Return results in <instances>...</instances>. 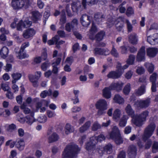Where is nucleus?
Returning a JSON list of instances; mask_svg holds the SVG:
<instances>
[{"label": "nucleus", "mask_w": 158, "mask_h": 158, "mask_svg": "<svg viewBox=\"0 0 158 158\" xmlns=\"http://www.w3.org/2000/svg\"><path fill=\"white\" fill-rule=\"evenodd\" d=\"M112 90L110 88V86L109 87H106L103 90V97L109 99L111 97L110 91Z\"/></svg>", "instance_id": "aec40b11"}, {"label": "nucleus", "mask_w": 158, "mask_h": 158, "mask_svg": "<svg viewBox=\"0 0 158 158\" xmlns=\"http://www.w3.org/2000/svg\"><path fill=\"white\" fill-rule=\"evenodd\" d=\"M77 20L74 19L71 23H67L65 25V30L68 32H70L71 30L74 31L77 28Z\"/></svg>", "instance_id": "6e6552de"}, {"label": "nucleus", "mask_w": 158, "mask_h": 158, "mask_svg": "<svg viewBox=\"0 0 158 158\" xmlns=\"http://www.w3.org/2000/svg\"><path fill=\"white\" fill-rule=\"evenodd\" d=\"M128 38L130 43L132 44H136L137 43V37L135 33H133L129 35Z\"/></svg>", "instance_id": "4be33fe9"}, {"label": "nucleus", "mask_w": 158, "mask_h": 158, "mask_svg": "<svg viewBox=\"0 0 158 158\" xmlns=\"http://www.w3.org/2000/svg\"><path fill=\"white\" fill-rule=\"evenodd\" d=\"M127 117L125 115H123V117L121 118L119 121V126L122 127H124L127 123Z\"/></svg>", "instance_id": "c9c22d12"}, {"label": "nucleus", "mask_w": 158, "mask_h": 158, "mask_svg": "<svg viewBox=\"0 0 158 158\" xmlns=\"http://www.w3.org/2000/svg\"><path fill=\"white\" fill-rule=\"evenodd\" d=\"M111 139L114 140L115 143L117 144H120L123 142V140L119 133L118 128L116 126H114L110 134Z\"/></svg>", "instance_id": "7ed1b4c3"}, {"label": "nucleus", "mask_w": 158, "mask_h": 158, "mask_svg": "<svg viewBox=\"0 0 158 158\" xmlns=\"http://www.w3.org/2000/svg\"><path fill=\"white\" fill-rule=\"evenodd\" d=\"M74 130L73 127L69 123H67L64 127V131L65 133L68 135L71 133L73 132Z\"/></svg>", "instance_id": "c85d7f7f"}, {"label": "nucleus", "mask_w": 158, "mask_h": 158, "mask_svg": "<svg viewBox=\"0 0 158 158\" xmlns=\"http://www.w3.org/2000/svg\"><path fill=\"white\" fill-rule=\"evenodd\" d=\"M156 127L155 124L152 123L148 125L145 129L143 136V140L145 141L152 135L155 130Z\"/></svg>", "instance_id": "39448f33"}, {"label": "nucleus", "mask_w": 158, "mask_h": 158, "mask_svg": "<svg viewBox=\"0 0 158 158\" xmlns=\"http://www.w3.org/2000/svg\"><path fill=\"white\" fill-rule=\"evenodd\" d=\"M151 102V99L149 98L144 100H138L135 102L134 105L138 108L146 109L149 106Z\"/></svg>", "instance_id": "423d86ee"}, {"label": "nucleus", "mask_w": 158, "mask_h": 158, "mask_svg": "<svg viewBox=\"0 0 158 158\" xmlns=\"http://www.w3.org/2000/svg\"><path fill=\"white\" fill-rule=\"evenodd\" d=\"M145 55V47L142 46L140 49L137 54V60L138 61H141L143 60Z\"/></svg>", "instance_id": "f8f14e48"}, {"label": "nucleus", "mask_w": 158, "mask_h": 158, "mask_svg": "<svg viewBox=\"0 0 158 158\" xmlns=\"http://www.w3.org/2000/svg\"><path fill=\"white\" fill-rule=\"evenodd\" d=\"M126 14L128 17L130 16L131 15L134 14V11L133 9L131 7H128L127 9Z\"/></svg>", "instance_id": "8fccbe9b"}, {"label": "nucleus", "mask_w": 158, "mask_h": 158, "mask_svg": "<svg viewBox=\"0 0 158 158\" xmlns=\"http://www.w3.org/2000/svg\"><path fill=\"white\" fill-rule=\"evenodd\" d=\"M114 21L112 18H109L107 22V26L108 28L111 27L114 24Z\"/></svg>", "instance_id": "5fc2aeb1"}, {"label": "nucleus", "mask_w": 158, "mask_h": 158, "mask_svg": "<svg viewBox=\"0 0 158 158\" xmlns=\"http://www.w3.org/2000/svg\"><path fill=\"white\" fill-rule=\"evenodd\" d=\"M131 85L130 83H128L124 87L123 89V92L125 95H128L131 90Z\"/></svg>", "instance_id": "a18cd8bd"}, {"label": "nucleus", "mask_w": 158, "mask_h": 158, "mask_svg": "<svg viewBox=\"0 0 158 158\" xmlns=\"http://www.w3.org/2000/svg\"><path fill=\"white\" fill-rule=\"evenodd\" d=\"M135 59V56L134 55L131 54L129 56V58L127 61V64L128 65L132 64L134 63Z\"/></svg>", "instance_id": "58836bf2"}, {"label": "nucleus", "mask_w": 158, "mask_h": 158, "mask_svg": "<svg viewBox=\"0 0 158 158\" xmlns=\"http://www.w3.org/2000/svg\"><path fill=\"white\" fill-rule=\"evenodd\" d=\"M105 35V32L104 31H100L95 35V38L96 40L98 42L101 41L103 39Z\"/></svg>", "instance_id": "2f4dec72"}, {"label": "nucleus", "mask_w": 158, "mask_h": 158, "mask_svg": "<svg viewBox=\"0 0 158 158\" xmlns=\"http://www.w3.org/2000/svg\"><path fill=\"white\" fill-rule=\"evenodd\" d=\"M95 106L96 108L98 110V114L101 115L103 114V111L107 108V102L104 99H101L97 102Z\"/></svg>", "instance_id": "0eeeda50"}, {"label": "nucleus", "mask_w": 158, "mask_h": 158, "mask_svg": "<svg viewBox=\"0 0 158 158\" xmlns=\"http://www.w3.org/2000/svg\"><path fill=\"white\" fill-rule=\"evenodd\" d=\"M146 67L148 69V71L150 73H152L154 70V66L152 63H147L146 64Z\"/></svg>", "instance_id": "49530a36"}, {"label": "nucleus", "mask_w": 158, "mask_h": 158, "mask_svg": "<svg viewBox=\"0 0 158 158\" xmlns=\"http://www.w3.org/2000/svg\"><path fill=\"white\" fill-rule=\"evenodd\" d=\"M94 138L91 137L89 141L86 144L85 148L89 151H93L96 149V140L93 139Z\"/></svg>", "instance_id": "9d476101"}, {"label": "nucleus", "mask_w": 158, "mask_h": 158, "mask_svg": "<svg viewBox=\"0 0 158 158\" xmlns=\"http://www.w3.org/2000/svg\"><path fill=\"white\" fill-rule=\"evenodd\" d=\"M30 5L29 1L28 0H12V6L15 9H19L24 7L26 8Z\"/></svg>", "instance_id": "20e7f679"}, {"label": "nucleus", "mask_w": 158, "mask_h": 158, "mask_svg": "<svg viewBox=\"0 0 158 158\" xmlns=\"http://www.w3.org/2000/svg\"><path fill=\"white\" fill-rule=\"evenodd\" d=\"M80 150L77 145L73 143H70L66 147L63 152V158H75Z\"/></svg>", "instance_id": "f03ea898"}, {"label": "nucleus", "mask_w": 158, "mask_h": 158, "mask_svg": "<svg viewBox=\"0 0 158 158\" xmlns=\"http://www.w3.org/2000/svg\"><path fill=\"white\" fill-rule=\"evenodd\" d=\"M42 60H45L47 59L48 54L47 49L46 48H43L41 51V56H40Z\"/></svg>", "instance_id": "4c0bfd02"}, {"label": "nucleus", "mask_w": 158, "mask_h": 158, "mask_svg": "<svg viewBox=\"0 0 158 158\" xmlns=\"http://www.w3.org/2000/svg\"><path fill=\"white\" fill-rule=\"evenodd\" d=\"M126 23L127 25V28L128 32H131L133 30V27L131 23L128 20H126Z\"/></svg>", "instance_id": "09e8293b"}, {"label": "nucleus", "mask_w": 158, "mask_h": 158, "mask_svg": "<svg viewBox=\"0 0 158 158\" xmlns=\"http://www.w3.org/2000/svg\"><path fill=\"white\" fill-rule=\"evenodd\" d=\"M128 67L127 64H125L123 67L121 66V64L120 63H118L117 65L116 72L119 74V76L120 77L122 73H123L124 70L127 68Z\"/></svg>", "instance_id": "6ab92c4d"}, {"label": "nucleus", "mask_w": 158, "mask_h": 158, "mask_svg": "<svg viewBox=\"0 0 158 158\" xmlns=\"http://www.w3.org/2000/svg\"><path fill=\"white\" fill-rule=\"evenodd\" d=\"M123 85V83L122 82L113 83L110 85V88L112 90L119 91L122 89Z\"/></svg>", "instance_id": "2eb2a0df"}, {"label": "nucleus", "mask_w": 158, "mask_h": 158, "mask_svg": "<svg viewBox=\"0 0 158 158\" xmlns=\"http://www.w3.org/2000/svg\"><path fill=\"white\" fill-rule=\"evenodd\" d=\"M22 76V74L18 73H15L12 74L11 77L13 78L12 83L15 84L18 80L20 79Z\"/></svg>", "instance_id": "bb28decb"}, {"label": "nucleus", "mask_w": 158, "mask_h": 158, "mask_svg": "<svg viewBox=\"0 0 158 158\" xmlns=\"http://www.w3.org/2000/svg\"><path fill=\"white\" fill-rule=\"evenodd\" d=\"M50 66V63L48 61H47L41 64V68L44 71H45Z\"/></svg>", "instance_id": "c03bdc74"}, {"label": "nucleus", "mask_w": 158, "mask_h": 158, "mask_svg": "<svg viewBox=\"0 0 158 158\" xmlns=\"http://www.w3.org/2000/svg\"><path fill=\"white\" fill-rule=\"evenodd\" d=\"M59 139V135L56 132H53L48 137V142L50 143L56 141Z\"/></svg>", "instance_id": "412c9836"}, {"label": "nucleus", "mask_w": 158, "mask_h": 158, "mask_svg": "<svg viewBox=\"0 0 158 158\" xmlns=\"http://www.w3.org/2000/svg\"><path fill=\"white\" fill-rule=\"evenodd\" d=\"M16 126L14 124H11L10 125H9L8 127L7 128V130L8 131L12 132L13 131L15 130L16 129Z\"/></svg>", "instance_id": "4d7b16f0"}, {"label": "nucleus", "mask_w": 158, "mask_h": 158, "mask_svg": "<svg viewBox=\"0 0 158 158\" xmlns=\"http://www.w3.org/2000/svg\"><path fill=\"white\" fill-rule=\"evenodd\" d=\"M117 158H126V154L124 151H122L118 153Z\"/></svg>", "instance_id": "774afa93"}, {"label": "nucleus", "mask_w": 158, "mask_h": 158, "mask_svg": "<svg viewBox=\"0 0 158 158\" xmlns=\"http://www.w3.org/2000/svg\"><path fill=\"white\" fill-rule=\"evenodd\" d=\"M158 52L157 48H149L147 49V53L148 56L150 57H154Z\"/></svg>", "instance_id": "5701e85b"}, {"label": "nucleus", "mask_w": 158, "mask_h": 158, "mask_svg": "<svg viewBox=\"0 0 158 158\" xmlns=\"http://www.w3.org/2000/svg\"><path fill=\"white\" fill-rule=\"evenodd\" d=\"M90 17L86 15H83L81 18V22L85 27H87L90 24Z\"/></svg>", "instance_id": "4468645a"}, {"label": "nucleus", "mask_w": 158, "mask_h": 158, "mask_svg": "<svg viewBox=\"0 0 158 158\" xmlns=\"http://www.w3.org/2000/svg\"><path fill=\"white\" fill-rule=\"evenodd\" d=\"M52 65L53 67V69L52 71L54 74H57L58 72V68L57 65H55V63H52Z\"/></svg>", "instance_id": "0e129e2a"}, {"label": "nucleus", "mask_w": 158, "mask_h": 158, "mask_svg": "<svg viewBox=\"0 0 158 158\" xmlns=\"http://www.w3.org/2000/svg\"><path fill=\"white\" fill-rule=\"evenodd\" d=\"M26 105L25 103H23V104L21 106V108L23 110L24 113L25 114H30L31 112L30 110L28 108L26 107Z\"/></svg>", "instance_id": "a19ab883"}, {"label": "nucleus", "mask_w": 158, "mask_h": 158, "mask_svg": "<svg viewBox=\"0 0 158 158\" xmlns=\"http://www.w3.org/2000/svg\"><path fill=\"white\" fill-rule=\"evenodd\" d=\"M152 144V141L151 139H148L146 142L145 148V149H148L150 148Z\"/></svg>", "instance_id": "338daca9"}, {"label": "nucleus", "mask_w": 158, "mask_h": 158, "mask_svg": "<svg viewBox=\"0 0 158 158\" xmlns=\"http://www.w3.org/2000/svg\"><path fill=\"white\" fill-rule=\"evenodd\" d=\"M47 114L48 117L49 118H51L54 117L56 114L54 111H52L50 110L47 111Z\"/></svg>", "instance_id": "e2e57ef3"}, {"label": "nucleus", "mask_w": 158, "mask_h": 158, "mask_svg": "<svg viewBox=\"0 0 158 158\" xmlns=\"http://www.w3.org/2000/svg\"><path fill=\"white\" fill-rule=\"evenodd\" d=\"M97 31V28L95 24L93 23L91 29L90 30V32L92 34H94Z\"/></svg>", "instance_id": "13d9d810"}, {"label": "nucleus", "mask_w": 158, "mask_h": 158, "mask_svg": "<svg viewBox=\"0 0 158 158\" xmlns=\"http://www.w3.org/2000/svg\"><path fill=\"white\" fill-rule=\"evenodd\" d=\"M94 52L95 55L107 56L109 54L110 52L107 48H96L94 49Z\"/></svg>", "instance_id": "9b49d317"}, {"label": "nucleus", "mask_w": 158, "mask_h": 158, "mask_svg": "<svg viewBox=\"0 0 158 158\" xmlns=\"http://www.w3.org/2000/svg\"><path fill=\"white\" fill-rule=\"evenodd\" d=\"M114 100L116 103L119 104L123 103L124 102L123 98L119 94L115 95L114 98Z\"/></svg>", "instance_id": "f704fd0d"}, {"label": "nucleus", "mask_w": 158, "mask_h": 158, "mask_svg": "<svg viewBox=\"0 0 158 158\" xmlns=\"http://www.w3.org/2000/svg\"><path fill=\"white\" fill-rule=\"evenodd\" d=\"M52 91L50 89H49L48 91L44 90L42 91L40 94V96L42 98H45L47 96H50L52 95Z\"/></svg>", "instance_id": "e433bc0d"}, {"label": "nucleus", "mask_w": 158, "mask_h": 158, "mask_svg": "<svg viewBox=\"0 0 158 158\" xmlns=\"http://www.w3.org/2000/svg\"><path fill=\"white\" fill-rule=\"evenodd\" d=\"M19 48H16L15 49V52L16 54L17 55V56L19 58V59H23L28 58L29 56V55L25 52H21L20 50L18 52Z\"/></svg>", "instance_id": "a211bd4d"}, {"label": "nucleus", "mask_w": 158, "mask_h": 158, "mask_svg": "<svg viewBox=\"0 0 158 158\" xmlns=\"http://www.w3.org/2000/svg\"><path fill=\"white\" fill-rule=\"evenodd\" d=\"M34 113L31 112L30 114L26 116V123L29 125H31L32 123L36 121V120L34 118Z\"/></svg>", "instance_id": "f3484780"}, {"label": "nucleus", "mask_w": 158, "mask_h": 158, "mask_svg": "<svg viewBox=\"0 0 158 158\" xmlns=\"http://www.w3.org/2000/svg\"><path fill=\"white\" fill-rule=\"evenodd\" d=\"M152 152L153 153L158 152V142L154 141L152 147Z\"/></svg>", "instance_id": "37998d69"}, {"label": "nucleus", "mask_w": 158, "mask_h": 158, "mask_svg": "<svg viewBox=\"0 0 158 158\" xmlns=\"http://www.w3.org/2000/svg\"><path fill=\"white\" fill-rule=\"evenodd\" d=\"M145 87L144 85H142L137 89L135 90V95L138 96H139L143 94L145 92Z\"/></svg>", "instance_id": "cd10ccee"}, {"label": "nucleus", "mask_w": 158, "mask_h": 158, "mask_svg": "<svg viewBox=\"0 0 158 158\" xmlns=\"http://www.w3.org/2000/svg\"><path fill=\"white\" fill-rule=\"evenodd\" d=\"M157 74L153 73L150 77V81L152 83H156L157 77Z\"/></svg>", "instance_id": "603ef678"}, {"label": "nucleus", "mask_w": 158, "mask_h": 158, "mask_svg": "<svg viewBox=\"0 0 158 158\" xmlns=\"http://www.w3.org/2000/svg\"><path fill=\"white\" fill-rule=\"evenodd\" d=\"M113 146L110 143H108L103 148V150L107 154H110L113 152Z\"/></svg>", "instance_id": "473e14b6"}, {"label": "nucleus", "mask_w": 158, "mask_h": 158, "mask_svg": "<svg viewBox=\"0 0 158 158\" xmlns=\"http://www.w3.org/2000/svg\"><path fill=\"white\" fill-rule=\"evenodd\" d=\"M137 151V148L135 146L133 145L129 146L127 152L128 158H135Z\"/></svg>", "instance_id": "1a4fd4ad"}, {"label": "nucleus", "mask_w": 158, "mask_h": 158, "mask_svg": "<svg viewBox=\"0 0 158 158\" xmlns=\"http://www.w3.org/2000/svg\"><path fill=\"white\" fill-rule=\"evenodd\" d=\"M22 27H23V21L22 20H20L19 22L17 24L16 28L18 31H22Z\"/></svg>", "instance_id": "864d4df0"}, {"label": "nucleus", "mask_w": 158, "mask_h": 158, "mask_svg": "<svg viewBox=\"0 0 158 158\" xmlns=\"http://www.w3.org/2000/svg\"><path fill=\"white\" fill-rule=\"evenodd\" d=\"M115 26L117 31H120L123 27V23H118L116 24Z\"/></svg>", "instance_id": "052dcab7"}, {"label": "nucleus", "mask_w": 158, "mask_h": 158, "mask_svg": "<svg viewBox=\"0 0 158 158\" xmlns=\"http://www.w3.org/2000/svg\"><path fill=\"white\" fill-rule=\"evenodd\" d=\"M59 36L57 35H56L52 39L49 40L48 42V43L50 45H53L54 44H56V42L57 40H59Z\"/></svg>", "instance_id": "ea45409f"}, {"label": "nucleus", "mask_w": 158, "mask_h": 158, "mask_svg": "<svg viewBox=\"0 0 158 158\" xmlns=\"http://www.w3.org/2000/svg\"><path fill=\"white\" fill-rule=\"evenodd\" d=\"M73 93L75 95V98H76V99H75V100H77V101L75 102H73V103L74 104H76L77 103H78L79 102V98H78V94L79 93V91L78 90H73Z\"/></svg>", "instance_id": "bf43d9fd"}, {"label": "nucleus", "mask_w": 158, "mask_h": 158, "mask_svg": "<svg viewBox=\"0 0 158 158\" xmlns=\"http://www.w3.org/2000/svg\"><path fill=\"white\" fill-rule=\"evenodd\" d=\"M95 20L98 24L101 23L105 19V16L99 13H98L95 15L94 17Z\"/></svg>", "instance_id": "b1692460"}, {"label": "nucleus", "mask_w": 158, "mask_h": 158, "mask_svg": "<svg viewBox=\"0 0 158 158\" xmlns=\"http://www.w3.org/2000/svg\"><path fill=\"white\" fill-rule=\"evenodd\" d=\"M29 45V43L28 42L23 43L21 45L20 49L21 52H24V49Z\"/></svg>", "instance_id": "6e6d98bb"}, {"label": "nucleus", "mask_w": 158, "mask_h": 158, "mask_svg": "<svg viewBox=\"0 0 158 158\" xmlns=\"http://www.w3.org/2000/svg\"><path fill=\"white\" fill-rule=\"evenodd\" d=\"M15 142V146L20 150L23 149L25 143L23 139L19 138L16 139Z\"/></svg>", "instance_id": "dca6fc26"}, {"label": "nucleus", "mask_w": 158, "mask_h": 158, "mask_svg": "<svg viewBox=\"0 0 158 158\" xmlns=\"http://www.w3.org/2000/svg\"><path fill=\"white\" fill-rule=\"evenodd\" d=\"M111 54L115 57H119V54L117 50L114 48L113 46L112 49L110 52Z\"/></svg>", "instance_id": "3c124183"}, {"label": "nucleus", "mask_w": 158, "mask_h": 158, "mask_svg": "<svg viewBox=\"0 0 158 158\" xmlns=\"http://www.w3.org/2000/svg\"><path fill=\"white\" fill-rule=\"evenodd\" d=\"M107 77L108 78L112 79H117L120 77L116 71H112L110 72L107 75Z\"/></svg>", "instance_id": "72a5a7b5"}, {"label": "nucleus", "mask_w": 158, "mask_h": 158, "mask_svg": "<svg viewBox=\"0 0 158 158\" xmlns=\"http://www.w3.org/2000/svg\"><path fill=\"white\" fill-rule=\"evenodd\" d=\"M92 138H94L93 139L96 140V143L97 144L98 142H101V141L105 139V136L103 134H100L98 136L92 137Z\"/></svg>", "instance_id": "79ce46f5"}, {"label": "nucleus", "mask_w": 158, "mask_h": 158, "mask_svg": "<svg viewBox=\"0 0 158 158\" xmlns=\"http://www.w3.org/2000/svg\"><path fill=\"white\" fill-rule=\"evenodd\" d=\"M8 52L9 50L7 47H2L0 50V56L3 59L6 58L7 56Z\"/></svg>", "instance_id": "393cba45"}, {"label": "nucleus", "mask_w": 158, "mask_h": 158, "mask_svg": "<svg viewBox=\"0 0 158 158\" xmlns=\"http://www.w3.org/2000/svg\"><path fill=\"white\" fill-rule=\"evenodd\" d=\"M35 34V31L32 28H29L24 31L23 34V37L26 39L32 37Z\"/></svg>", "instance_id": "ddd939ff"}, {"label": "nucleus", "mask_w": 158, "mask_h": 158, "mask_svg": "<svg viewBox=\"0 0 158 158\" xmlns=\"http://www.w3.org/2000/svg\"><path fill=\"white\" fill-rule=\"evenodd\" d=\"M90 125V121H88L86 122L83 126L79 128V131L82 133L84 132L89 129Z\"/></svg>", "instance_id": "c756f323"}, {"label": "nucleus", "mask_w": 158, "mask_h": 158, "mask_svg": "<svg viewBox=\"0 0 158 158\" xmlns=\"http://www.w3.org/2000/svg\"><path fill=\"white\" fill-rule=\"evenodd\" d=\"M32 19L35 23L40 20L42 17L41 15L37 11H33L32 12Z\"/></svg>", "instance_id": "a878e982"}, {"label": "nucleus", "mask_w": 158, "mask_h": 158, "mask_svg": "<svg viewBox=\"0 0 158 158\" xmlns=\"http://www.w3.org/2000/svg\"><path fill=\"white\" fill-rule=\"evenodd\" d=\"M136 72L139 74L141 75L144 72V69L143 67L138 66L137 67Z\"/></svg>", "instance_id": "680f3d73"}, {"label": "nucleus", "mask_w": 158, "mask_h": 158, "mask_svg": "<svg viewBox=\"0 0 158 158\" xmlns=\"http://www.w3.org/2000/svg\"><path fill=\"white\" fill-rule=\"evenodd\" d=\"M121 114L120 110L118 109H116L114 112L113 114V118L115 121H118Z\"/></svg>", "instance_id": "7c9ffc66"}, {"label": "nucleus", "mask_w": 158, "mask_h": 158, "mask_svg": "<svg viewBox=\"0 0 158 158\" xmlns=\"http://www.w3.org/2000/svg\"><path fill=\"white\" fill-rule=\"evenodd\" d=\"M23 28H28L31 25L32 22L31 21L29 20L28 19L23 21Z\"/></svg>", "instance_id": "de8ad7c7"}, {"label": "nucleus", "mask_w": 158, "mask_h": 158, "mask_svg": "<svg viewBox=\"0 0 158 158\" xmlns=\"http://www.w3.org/2000/svg\"><path fill=\"white\" fill-rule=\"evenodd\" d=\"M125 110L128 115L132 118V120L133 123L136 126L139 127L143 125V122L145 121L146 118L148 114V112L145 111L139 115L135 116L134 111L129 104L126 106Z\"/></svg>", "instance_id": "f257e3e1"}, {"label": "nucleus", "mask_w": 158, "mask_h": 158, "mask_svg": "<svg viewBox=\"0 0 158 158\" xmlns=\"http://www.w3.org/2000/svg\"><path fill=\"white\" fill-rule=\"evenodd\" d=\"M101 125L97 123H95L93 125L92 127V130L94 131H95L101 128Z\"/></svg>", "instance_id": "69168bd1"}]
</instances>
